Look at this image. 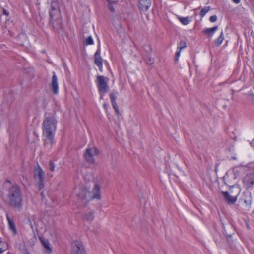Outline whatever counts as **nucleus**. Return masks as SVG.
Segmentation results:
<instances>
[{"label":"nucleus","instance_id":"nucleus-1","mask_svg":"<svg viewBox=\"0 0 254 254\" xmlns=\"http://www.w3.org/2000/svg\"><path fill=\"white\" fill-rule=\"evenodd\" d=\"M42 123L43 135L45 137L44 144L50 147L55 143L54 135L57 129V121L55 114L45 113Z\"/></svg>","mask_w":254,"mask_h":254},{"label":"nucleus","instance_id":"nucleus-2","mask_svg":"<svg viewBox=\"0 0 254 254\" xmlns=\"http://www.w3.org/2000/svg\"><path fill=\"white\" fill-rule=\"evenodd\" d=\"M75 193L78 199L84 206H86L88 203L92 200H99L101 198L100 186L97 183L94 184L91 192L89 191V189L85 187L76 190Z\"/></svg>","mask_w":254,"mask_h":254},{"label":"nucleus","instance_id":"nucleus-3","mask_svg":"<svg viewBox=\"0 0 254 254\" xmlns=\"http://www.w3.org/2000/svg\"><path fill=\"white\" fill-rule=\"evenodd\" d=\"M7 198L10 206L18 209L22 208V192L18 185L15 184L8 188Z\"/></svg>","mask_w":254,"mask_h":254},{"label":"nucleus","instance_id":"nucleus-4","mask_svg":"<svg viewBox=\"0 0 254 254\" xmlns=\"http://www.w3.org/2000/svg\"><path fill=\"white\" fill-rule=\"evenodd\" d=\"M34 178L38 190H41L44 187L45 175L44 171L38 164L34 170Z\"/></svg>","mask_w":254,"mask_h":254},{"label":"nucleus","instance_id":"nucleus-5","mask_svg":"<svg viewBox=\"0 0 254 254\" xmlns=\"http://www.w3.org/2000/svg\"><path fill=\"white\" fill-rule=\"evenodd\" d=\"M108 77L98 75L96 76V84L99 93H106L109 90Z\"/></svg>","mask_w":254,"mask_h":254},{"label":"nucleus","instance_id":"nucleus-6","mask_svg":"<svg viewBox=\"0 0 254 254\" xmlns=\"http://www.w3.org/2000/svg\"><path fill=\"white\" fill-rule=\"evenodd\" d=\"M49 14L50 19L61 17V11L58 0H54L51 1Z\"/></svg>","mask_w":254,"mask_h":254},{"label":"nucleus","instance_id":"nucleus-7","mask_svg":"<svg viewBox=\"0 0 254 254\" xmlns=\"http://www.w3.org/2000/svg\"><path fill=\"white\" fill-rule=\"evenodd\" d=\"M100 151L96 147H89L85 151L84 156L86 161L89 164H94L95 159L94 157L99 154Z\"/></svg>","mask_w":254,"mask_h":254},{"label":"nucleus","instance_id":"nucleus-8","mask_svg":"<svg viewBox=\"0 0 254 254\" xmlns=\"http://www.w3.org/2000/svg\"><path fill=\"white\" fill-rule=\"evenodd\" d=\"M243 187L247 190L252 189L254 185V175L247 174L243 180Z\"/></svg>","mask_w":254,"mask_h":254},{"label":"nucleus","instance_id":"nucleus-9","mask_svg":"<svg viewBox=\"0 0 254 254\" xmlns=\"http://www.w3.org/2000/svg\"><path fill=\"white\" fill-rule=\"evenodd\" d=\"M71 254H86L84 246L81 242L79 241L74 242Z\"/></svg>","mask_w":254,"mask_h":254},{"label":"nucleus","instance_id":"nucleus-10","mask_svg":"<svg viewBox=\"0 0 254 254\" xmlns=\"http://www.w3.org/2000/svg\"><path fill=\"white\" fill-rule=\"evenodd\" d=\"M50 24L52 26L55 32L58 31L63 28V23L62 17L50 19Z\"/></svg>","mask_w":254,"mask_h":254},{"label":"nucleus","instance_id":"nucleus-11","mask_svg":"<svg viewBox=\"0 0 254 254\" xmlns=\"http://www.w3.org/2000/svg\"><path fill=\"white\" fill-rule=\"evenodd\" d=\"M100 49L98 48L95 52L94 58V63L98 67L100 71L102 70L103 67V60L100 56Z\"/></svg>","mask_w":254,"mask_h":254},{"label":"nucleus","instance_id":"nucleus-12","mask_svg":"<svg viewBox=\"0 0 254 254\" xmlns=\"http://www.w3.org/2000/svg\"><path fill=\"white\" fill-rule=\"evenodd\" d=\"M38 238L42 244L43 247L45 249V253L50 254L52 253V249L50 246V243L49 240L44 238L43 236H39Z\"/></svg>","mask_w":254,"mask_h":254},{"label":"nucleus","instance_id":"nucleus-13","mask_svg":"<svg viewBox=\"0 0 254 254\" xmlns=\"http://www.w3.org/2000/svg\"><path fill=\"white\" fill-rule=\"evenodd\" d=\"M222 194L224 197L225 201L229 205L234 204L237 200V196H231L227 191H222Z\"/></svg>","mask_w":254,"mask_h":254},{"label":"nucleus","instance_id":"nucleus-14","mask_svg":"<svg viewBox=\"0 0 254 254\" xmlns=\"http://www.w3.org/2000/svg\"><path fill=\"white\" fill-rule=\"evenodd\" d=\"M151 5V0H139L138 7L142 11H147Z\"/></svg>","mask_w":254,"mask_h":254},{"label":"nucleus","instance_id":"nucleus-15","mask_svg":"<svg viewBox=\"0 0 254 254\" xmlns=\"http://www.w3.org/2000/svg\"><path fill=\"white\" fill-rule=\"evenodd\" d=\"M50 88L54 94H57L58 93V79L55 73L52 78V82L50 84Z\"/></svg>","mask_w":254,"mask_h":254},{"label":"nucleus","instance_id":"nucleus-16","mask_svg":"<svg viewBox=\"0 0 254 254\" xmlns=\"http://www.w3.org/2000/svg\"><path fill=\"white\" fill-rule=\"evenodd\" d=\"M6 217L9 229L12 232L14 235H16L17 234V230L13 220L10 218L8 215H6Z\"/></svg>","mask_w":254,"mask_h":254},{"label":"nucleus","instance_id":"nucleus-17","mask_svg":"<svg viewBox=\"0 0 254 254\" xmlns=\"http://www.w3.org/2000/svg\"><path fill=\"white\" fill-rule=\"evenodd\" d=\"M218 26H216L212 28H206L203 30V33L207 35L208 37H211L214 35L215 32L218 29Z\"/></svg>","mask_w":254,"mask_h":254},{"label":"nucleus","instance_id":"nucleus-18","mask_svg":"<svg viewBox=\"0 0 254 254\" xmlns=\"http://www.w3.org/2000/svg\"><path fill=\"white\" fill-rule=\"evenodd\" d=\"M94 211L93 210L87 212L84 214V219L89 222H91L94 219Z\"/></svg>","mask_w":254,"mask_h":254},{"label":"nucleus","instance_id":"nucleus-19","mask_svg":"<svg viewBox=\"0 0 254 254\" xmlns=\"http://www.w3.org/2000/svg\"><path fill=\"white\" fill-rule=\"evenodd\" d=\"M108 2V7L109 10L112 12H114L115 10L114 7V5L118 3V1L117 0H106Z\"/></svg>","mask_w":254,"mask_h":254},{"label":"nucleus","instance_id":"nucleus-20","mask_svg":"<svg viewBox=\"0 0 254 254\" xmlns=\"http://www.w3.org/2000/svg\"><path fill=\"white\" fill-rule=\"evenodd\" d=\"M224 39V36L223 31L221 32L220 36L214 41V43L216 46L219 47L223 42Z\"/></svg>","mask_w":254,"mask_h":254},{"label":"nucleus","instance_id":"nucleus-21","mask_svg":"<svg viewBox=\"0 0 254 254\" xmlns=\"http://www.w3.org/2000/svg\"><path fill=\"white\" fill-rule=\"evenodd\" d=\"M118 93L117 92L114 93H111L110 94V98L111 100V103L112 104V106H115V105H117L116 99L117 98V95Z\"/></svg>","mask_w":254,"mask_h":254},{"label":"nucleus","instance_id":"nucleus-22","mask_svg":"<svg viewBox=\"0 0 254 254\" xmlns=\"http://www.w3.org/2000/svg\"><path fill=\"white\" fill-rule=\"evenodd\" d=\"M143 59L148 65H152L154 63V59L151 57L150 54L147 55L146 57H144Z\"/></svg>","mask_w":254,"mask_h":254},{"label":"nucleus","instance_id":"nucleus-23","mask_svg":"<svg viewBox=\"0 0 254 254\" xmlns=\"http://www.w3.org/2000/svg\"><path fill=\"white\" fill-rule=\"evenodd\" d=\"M143 49L146 52L147 55L151 54L152 52V48L150 45H144Z\"/></svg>","mask_w":254,"mask_h":254},{"label":"nucleus","instance_id":"nucleus-24","mask_svg":"<svg viewBox=\"0 0 254 254\" xmlns=\"http://www.w3.org/2000/svg\"><path fill=\"white\" fill-rule=\"evenodd\" d=\"M186 47V43L184 40H181L178 44L177 48L179 50H182Z\"/></svg>","mask_w":254,"mask_h":254},{"label":"nucleus","instance_id":"nucleus-25","mask_svg":"<svg viewBox=\"0 0 254 254\" xmlns=\"http://www.w3.org/2000/svg\"><path fill=\"white\" fill-rule=\"evenodd\" d=\"M179 20L184 25H186L189 23V19L188 17H180Z\"/></svg>","mask_w":254,"mask_h":254},{"label":"nucleus","instance_id":"nucleus-26","mask_svg":"<svg viewBox=\"0 0 254 254\" xmlns=\"http://www.w3.org/2000/svg\"><path fill=\"white\" fill-rule=\"evenodd\" d=\"M209 7H205L201 9L200 12V15L201 17L204 16V15L208 12L209 10Z\"/></svg>","mask_w":254,"mask_h":254},{"label":"nucleus","instance_id":"nucleus-27","mask_svg":"<svg viewBox=\"0 0 254 254\" xmlns=\"http://www.w3.org/2000/svg\"><path fill=\"white\" fill-rule=\"evenodd\" d=\"M94 42L93 38L91 36H89L86 39V40L84 43V45H89L93 44Z\"/></svg>","mask_w":254,"mask_h":254},{"label":"nucleus","instance_id":"nucleus-28","mask_svg":"<svg viewBox=\"0 0 254 254\" xmlns=\"http://www.w3.org/2000/svg\"><path fill=\"white\" fill-rule=\"evenodd\" d=\"M55 165L54 162L52 160H50L49 163V168L50 171H54L55 169Z\"/></svg>","mask_w":254,"mask_h":254},{"label":"nucleus","instance_id":"nucleus-29","mask_svg":"<svg viewBox=\"0 0 254 254\" xmlns=\"http://www.w3.org/2000/svg\"><path fill=\"white\" fill-rule=\"evenodd\" d=\"M252 201V197L250 194L249 196L247 198V199H244V203L247 205H249L251 204Z\"/></svg>","mask_w":254,"mask_h":254},{"label":"nucleus","instance_id":"nucleus-30","mask_svg":"<svg viewBox=\"0 0 254 254\" xmlns=\"http://www.w3.org/2000/svg\"><path fill=\"white\" fill-rule=\"evenodd\" d=\"M181 51V50H179V49H177V51L176 52L175 57V60L176 62H177L178 61V59L180 56Z\"/></svg>","mask_w":254,"mask_h":254},{"label":"nucleus","instance_id":"nucleus-31","mask_svg":"<svg viewBox=\"0 0 254 254\" xmlns=\"http://www.w3.org/2000/svg\"><path fill=\"white\" fill-rule=\"evenodd\" d=\"M217 19V17L216 15H212V16H210V17L209 18V20L211 22H214L216 21Z\"/></svg>","mask_w":254,"mask_h":254},{"label":"nucleus","instance_id":"nucleus-32","mask_svg":"<svg viewBox=\"0 0 254 254\" xmlns=\"http://www.w3.org/2000/svg\"><path fill=\"white\" fill-rule=\"evenodd\" d=\"M115 111L116 112V114L117 116H119L120 115V111L118 107V105H115V106H113Z\"/></svg>","mask_w":254,"mask_h":254},{"label":"nucleus","instance_id":"nucleus-33","mask_svg":"<svg viewBox=\"0 0 254 254\" xmlns=\"http://www.w3.org/2000/svg\"><path fill=\"white\" fill-rule=\"evenodd\" d=\"M3 14L8 16L9 15V12L5 9H3Z\"/></svg>","mask_w":254,"mask_h":254},{"label":"nucleus","instance_id":"nucleus-34","mask_svg":"<svg viewBox=\"0 0 254 254\" xmlns=\"http://www.w3.org/2000/svg\"><path fill=\"white\" fill-rule=\"evenodd\" d=\"M108 105L106 103L103 104V107L105 110H107Z\"/></svg>","mask_w":254,"mask_h":254},{"label":"nucleus","instance_id":"nucleus-35","mask_svg":"<svg viewBox=\"0 0 254 254\" xmlns=\"http://www.w3.org/2000/svg\"><path fill=\"white\" fill-rule=\"evenodd\" d=\"M232 1L236 4H238L240 3L241 0H232Z\"/></svg>","mask_w":254,"mask_h":254},{"label":"nucleus","instance_id":"nucleus-36","mask_svg":"<svg viewBox=\"0 0 254 254\" xmlns=\"http://www.w3.org/2000/svg\"><path fill=\"white\" fill-rule=\"evenodd\" d=\"M105 93H100V99H102L103 98V96Z\"/></svg>","mask_w":254,"mask_h":254},{"label":"nucleus","instance_id":"nucleus-37","mask_svg":"<svg viewBox=\"0 0 254 254\" xmlns=\"http://www.w3.org/2000/svg\"><path fill=\"white\" fill-rule=\"evenodd\" d=\"M3 195V192L1 190H0V198L2 197Z\"/></svg>","mask_w":254,"mask_h":254},{"label":"nucleus","instance_id":"nucleus-38","mask_svg":"<svg viewBox=\"0 0 254 254\" xmlns=\"http://www.w3.org/2000/svg\"><path fill=\"white\" fill-rule=\"evenodd\" d=\"M4 250L2 249L1 248H0V254H1L2 252H4Z\"/></svg>","mask_w":254,"mask_h":254},{"label":"nucleus","instance_id":"nucleus-39","mask_svg":"<svg viewBox=\"0 0 254 254\" xmlns=\"http://www.w3.org/2000/svg\"><path fill=\"white\" fill-rule=\"evenodd\" d=\"M253 142H254V139L252 140V141L251 142V144H252Z\"/></svg>","mask_w":254,"mask_h":254},{"label":"nucleus","instance_id":"nucleus-40","mask_svg":"<svg viewBox=\"0 0 254 254\" xmlns=\"http://www.w3.org/2000/svg\"><path fill=\"white\" fill-rule=\"evenodd\" d=\"M7 182L8 183H11V181H9V180H8V181H7Z\"/></svg>","mask_w":254,"mask_h":254},{"label":"nucleus","instance_id":"nucleus-41","mask_svg":"<svg viewBox=\"0 0 254 254\" xmlns=\"http://www.w3.org/2000/svg\"><path fill=\"white\" fill-rule=\"evenodd\" d=\"M41 195H43V192H42L41 193Z\"/></svg>","mask_w":254,"mask_h":254},{"label":"nucleus","instance_id":"nucleus-42","mask_svg":"<svg viewBox=\"0 0 254 254\" xmlns=\"http://www.w3.org/2000/svg\"><path fill=\"white\" fill-rule=\"evenodd\" d=\"M1 238L0 237V242H1Z\"/></svg>","mask_w":254,"mask_h":254}]
</instances>
